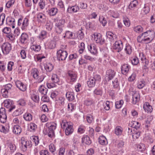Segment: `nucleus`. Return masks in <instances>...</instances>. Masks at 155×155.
Here are the masks:
<instances>
[{
  "label": "nucleus",
  "mask_w": 155,
  "mask_h": 155,
  "mask_svg": "<svg viewBox=\"0 0 155 155\" xmlns=\"http://www.w3.org/2000/svg\"><path fill=\"white\" fill-rule=\"evenodd\" d=\"M116 72L114 70L110 69L107 70L106 75V80L108 81L112 79L114 76Z\"/></svg>",
  "instance_id": "nucleus-13"
},
{
  "label": "nucleus",
  "mask_w": 155,
  "mask_h": 155,
  "mask_svg": "<svg viewBox=\"0 0 155 155\" xmlns=\"http://www.w3.org/2000/svg\"><path fill=\"white\" fill-rule=\"evenodd\" d=\"M28 19L27 18H25L22 23L21 28L22 30L26 29L28 25Z\"/></svg>",
  "instance_id": "nucleus-32"
},
{
  "label": "nucleus",
  "mask_w": 155,
  "mask_h": 155,
  "mask_svg": "<svg viewBox=\"0 0 155 155\" xmlns=\"http://www.w3.org/2000/svg\"><path fill=\"white\" fill-rule=\"evenodd\" d=\"M124 101L122 100H121L118 101H117L115 102V107L117 109H119L121 108L123 104Z\"/></svg>",
  "instance_id": "nucleus-42"
},
{
  "label": "nucleus",
  "mask_w": 155,
  "mask_h": 155,
  "mask_svg": "<svg viewBox=\"0 0 155 155\" xmlns=\"http://www.w3.org/2000/svg\"><path fill=\"white\" fill-rule=\"evenodd\" d=\"M123 131L122 128L119 126L117 127L115 130V134L117 135H119L121 134Z\"/></svg>",
  "instance_id": "nucleus-40"
},
{
  "label": "nucleus",
  "mask_w": 155,
  "mask_h": 155,
  "mask_svg": "<svg viewBox=\"0 0 155 155\" xmlns=\"http://www.w3.org/2000/svg\"><path fill=\"white\" fill-rule=\"evenodd\" d=\"M56 124L54 122H48L45 124L46 127L47 128V134L48 136L52 137L54 136V130L56 127Z\"/></svg>",
  "instance_id": "nucleus-2"
},
{
  "label": "nucleus",
  "mask_w": 155,
  "mask_h": 155,
  "mask_svg": "<svg viewBox=\"0 0 155 155\" xmlns=\"http://www.w3.org/2000/svg\"><path fill=\"white\" fill-rule=\"evenodd\" d=\"M112 83L114 88L119 89V84L117 78H115L114 81H112Z\"/></svg>",
  "instance_id": "nucleus-52"
},
{
  "label": "nucleus",
  "mask_w": 155,
  "mask_h": 155,
  "mask_svg": "<svg viewBox=\"0 0 155 155\" xmlns=\"http://www.w3.org/2000/svg\"><path fill=\"white\" fill-rule=\"evenodd\" d=\"M143 11L145 14L148 13L150 11V8L149 5L147 4L145 5V6L143 9Z\"/></svg>",
  "instance_id": "nucleus-62"
},
{
  "label": "nucleus",
  "mask_w": 155,
  "mask_h": 155,
  "mask_svg": "<svg viewBox=\"0 0 155 155\" xmlns=\"http://www.w3.org/2000/svg\"><path fill=\"white\" fill-rule=\"evenodd\" d=\"M15 84L17 87L20 91H25L26 90V84H24L20 81L18 80L16 81Z\"/></svg>",
  "instance_id": "nucleus-12"
},
{
  "label": "nucleus",
  "mask_w": 155,
  "mask_h": 155,
  "mask_svg": "<svg viewBox=\"0 0 155 155\" xmlns=\"http://www.w3.org/2000/svg\"><path fill=\"white\" fill-rule=\"evenodd\" d=\"M9 92L8 91H6L2 89L1 90V94H2V96L4 97L7 98L8 97Z\"/></svg>",
  "instance_id": "nucleus-63"
},
{
  "label": "nucleus",
  "mask_w": 155,
  "mask_h": 155,
  "mask_svg": "<svg viewBox=\"0 0 155 155\" xmlns=\"http://www.w3.org/2000/svg\"><path fill=\"white\" fill-rule=\"evenodd\" d=\"M31 98L35 102H38L39 101V97L37 93L33 92L31 94Z\"/></svg>",
  "instance_id": "nucleus-27"
},
{
  "label": "nucleus",
  "mask_w": 155,
  "mask_h": 155,
  "mask_svg": "<svg viewBox=\"0 0 155 155\" xmlns=\"http://www.w3.org/2000/svg\"><path fill=\"white\" fill-rule=\"evenodd\" d=\"M138 4V2L137 0H134L130 2V4L128 6V8L130 9H131L133 8L136 7Z\"/></svg>",
  "instance_id": "nucleus-44"
},
{
  "label": "nucleus",
  "mask_w": 155,
  "mask_h": 155,
  "mask_svg": "<svg viewBox=\"0 0 155 155\" xmlns=\"http://www.w3.org/2000/svg\"><path fill=\"white\" fill-rule=\"evenodd\" d=\"M147 35L150 36V37L153 39L155 36L154 31L152 29L149 30L142 34V36H147Z\"/></svg>",
  "instance_id": "nucleus-21"
},
{
  "label": "nucleus",
  "mask_w": 155,
  "mask_h": 155,
  "mask_svg": "<svg viewBox=\"0 0 155 155\" xmlns=\"http://www.w3.org/2000/svg\"><path fill=\"white\" fill-rule=\"evenodd\" d=\"M84 104L87 106H90L94 104V102L91 99H87L84 101Z\"/></svg>",
  "instance_id": "nucleus-46"
},
{
  "label": "nucleus",
  "mask_w": 155,
  "mask_h": 155,
  "mask_svg": "<svg viewBox=\"0 0 155 155\" xmlns=\"http://www.w3.org/2000/svg\"><path fill=\"white\" fill-rule=\"evenodd\" d=\"M99 142L102 145H106L107 144V141L106 138L104 136H101L99 138Z\"/></svg>",
  "instance_id": "nucleus-34"
},
{
  "label": "nucleus",
  "mask_w": 155,
  "mask_h": 155,
  "mask_svg": "<svg viewBox=\"0 0 155 155\" xmlns=\"http://www.w3.org/2000/svg\"><path fill=\"white\" fill-rule=\"evenodd\" d=\"M79 10V7L77 5L69 6L67 9V12L69 13L76 12Z\"/></svg>",
  "instance_id": "nucleus-20"
},
{
  "label": "nucleus",
  "mask_w": 155,
  "mask_h": 155,
  "mask_svg": "<svg viewBox=\"0 0 155 155\" xmlns=\"http://www.w3.org/2000/svg\"><path fill=\"white\" fill-rule=\"evenodd\" d=\"M128 132L129 134H132V137L134 139H137L140 137V132L137 131H134V133H133L132 129L130 128H128Z\"/></svg>",
  "instance_id": "nucleus-14"
},
{
  "label": "nucleus",
  "mask_w": 155,
  "mask_h": 155,
  "mask_svg": "<svg viewBox=\"0 0 155 155\" xmlns=\"http://www.w3.org/2000/svg\"><path fill=\"white\" fill-rule=\"evenodd\" d=\"M61 126L62 128L64 129L66 127L65 132L67 135L71 134L74 131L73 124L71 122H67L65 120H62L61 124Z\"/></svg>",
  "instance_id": "nucleus-1"
},
{
  "label": "nucleus",
  "mask_w": 155,
  "mask_h": 155,
  "mask_svg": "<svg viewBox=\"0 0 155 155\" xmlns=\"http://www.w3.org/2000/svg\"><path fill=\"white\" fill-rule=\"evenodd\" d=\"M130 66L127 64H124L122 66L121 71L123 74L126 75L129 72Z\"/></svg>",
  "instance_id": "nucleus-17"
},
{
  "label": "nucleus",
  "mask_w": 155,
  "mask_h": 155,
  "mask_svg": "<svg viewBox=\"0 0 155 155\" xmlns=\"http://www.w3.org/2000/svg\"><path fill=\"white\" fill-rule=\"evenodd\" d=\"M124 50L127 54H130L132 52V48L129 45L126 44Z\"/></svg>",
  "instance_id": "nucleus-41"
},
{
  "label": "nucleus",
  "mask_w": 155,
  "mask_h": 155,
  "mask_svg": "<svg viewBox=\"0 0 155 155\" xmlns=\"http://www.w3.org/2000/svg\"><path fill=\"white\" fill-rule=\"evenodd\" d=\"M52 81L54 83H57L59 81L58 76L56 74H53L51 78Z\"/></svg>",
  "instance_id": "nucleus-38"
},
{
  "label": "nucleus",
  "mask_w": 155,
  "mask_h": 155,
  "mask_svg": "<svg viewBox=\"0 0 155 155\" xmlns=\"http://www.w3.org/2000/svg\"><path fill=\"white\" fill-rule=\"evenodd\" d=\"M28 38V35L25 33H23L20 37V41L22 43H26Z\"/></svg>",
  "instance_id": "nucleus-28"
},
{
  "label": "nucleus",
  "mask_w": 155,
  "mask_h": 155,
  "mask_svg": "<svg viewBox=\"0 0 155 155\" xmlns=\"http://www.w3.org/2000/svg\"><path fill=\"white\" fill-rule=\"evenodd\" d=\"M58 12V9L56 8H52L48 10V13L51 16L56 15Z\"/></svg>",
  "instance_id": "nucleus-25"
},
{
  "label": "nucleus",
  "mask_w": 155,
  "mask_h": 155,
  "mask_svg": "<svg viewBox=\"0 0 155 155\" xmlns=\"http://www.w3.org/2000/svg\"><path fill=\"white\" fill-rule=\"evenodd\" d=\"M93 93L96 95H101L102 94V91L101 90L97 88L94 90Z\"/></svg>",
  "instance_id": "nucleus-58"
},
{
  "label": "nucleus",
  "mask_w": 155,
  "mask_h": 155,
  "mask_svg": "<svg viewBox=\"0 0 155 155\" xmlns=\"http://www.w3.org/2000/svg\"><path fill=\"white\" fill-rule=\"evenodd\" d=\"M38 90L39 92L43 95L46 94L48 91V89L43 85L40 86Z\"/></svg>",
  "instance_id": "nucleus-39"
},
{
  "label": "nucleus",
  "mask_w": 155,
  "mask_h": 155,
  "mask_svg": "<svg viewBox=\"0 0 155 155\" xmlns=\"http://www.w3.org/2000/svg\"><path fill=\"white\" fill-rule=\"evenodd\" d=\"M6 22L7 24L12 27L13 28H15V19L12 17H8L6 19Z\"/></svg>",
  "instance_id": "nucleus-16"
},
{
  "label": "nucleus",
  "mask_w": 155,
  "mask_h": 155,
  "mask_svg": "<svg viewBox=\"0 0 155 155\" xmlns=\"http://www.w3.org/2000/svg\"><path fill=\"white\" fill-rule=\"evenodd\" d=\"M37 20L39 22L44 23L46 21V17L45 15L40 13L37 15Z\"/></svg>",
  "instance_id": "nucleus-19"
},
{
  "label": "nucleus",
  "mask_w": 155,
  "mask_h": 155,
  "mask_svg": "<svg viewBox=\"0 0 155 155\" xmlns=\"http://www.w3.org/2000/svg\"><path fill=\"white\" fill-rule=\"evenodd\" d=\"M44 67L47 72H50L53 69L54 66L51 64L48 63L45 64Z\"/></svg>",
  "instance_id": "nucleus-24"
},
{
  "label": "nucleus",
  "mask_w": 155,
  "mask_h": 155,
  "mask_svg": "<svg viewBox=\"0 0 155 155\" xmlns=\"http://www.w3.org/2000/svg\"><path fill=\"white\" fill-rule=\"evenodd\" d=\"M78 37L80 39H82L84 38V34L82 30H80L77 32Z\"/></svg>",
  "instance_id": "nucleus-60"
},
{
  "label": "nucleus",
  "mask_w": 155,
  "mask_h": 155,
  "mask_svg": "<svg viewBox=\"0 0 155 155\" xmlns=\"http://www.w3.org/2000/svg\"><path fill=\"white\" fill-rule=\"evenodd\" d=\"M5 14L2 13L0 15V25H3L5 18Z\"/></svg>",
  "instance_id": "nucleus-61"
},
{
  "label": "nucleus",
  "mask_w": 155,
  "mask_h": 155,
  "mask_svg": "<svg viewBox=\"0 0 155 155\" xmlns=\"http://www.w3.org/2000/svg\"><path fill=\"white\" fill-rule=\"evenodd\" d=\"M66 97L69 101H72L74 99V93L72 92H68L66 94Z\"/></svg>",
  "instance_id": "nucleus-26"
},
{
  "label": "nucleus",
  "mask_w": 155,
  "mask_h": 155,
  "mask_svg": "<svg viewBox=\"0 0 155 155\" xmlns=\"http://www.w3.org/2000/svg\"><path fill=\"white\" fill-rule=\"evenodd\" d=\"M123 22L124 25L127 27H129L130 25V22L129 19L127 18H124L123 19Z\"/></svg>",
  "instance_id": "nucleus-64"
},
{
  "label": "nucleus",
  "mask_w": 155,
  "mask_h": 155,
  "mask_svg": "<svg viewBox=\"0 0 155 155\" xmlns=\"http://www.w3.org/2000/svg\"><path fill=\"white\" fill-rule=\"evenodd\" d=\"M82 143H84L87 145H90L91 143V141L89 137L87 135H84L81 138Z\"/></svg>",
  "instance_id": "nucleus-23"
},
{
  "label": "nucleus",
  "mask_w": 155,
  "mask_h": 155,
  "mask_svg": "<svg viewBox=\"0 0 155 155\" xmlns=\"http://www.w3.org/2000/svg\"><path fill=\"white\" fill-rule=\"evenodd\" d=\"M140 100L139 95L138 94H135L133 95L132 101V103L135 104L138 102Z\"/></svg>",
  "instance_id": "nucleus-30"
},
{
  "label": "nucleus",
  "mask_w": 155,
  "mask_h": 155,
  "mask_svg": "<svg viewBox=\"0 0 155 155\" xmlns=\"http://www.w3.org/2000/svg\"><path fill=\"white\" fill-rule=\"evenodd\" d=\"M145 85V82L144 80H142L137 84V87L139 89L142 88Z\"/></svg>",
  "instance_id": "nucleus-54"
},
{
  "label": "nucleus",
  "mask_w": 155,
  "mask_h": 155,
  "mask_svg": "<svg viewBox=\"0 0 155 155\" xmlns=\"http://www.w3.org/2000/svg\"><path fill=\"white\" fill-rule=\"evenodd\" d=\"M13 132L15 134H19L21 132V128L19 125H15L13 127Z\"/></svg>",
  "instance_id": "nucleus-29"
},
{
  "label": "nucleus",
  "mask_w": 155,
  "mask_h": 155,
  "mask_svg": "<svg viewBox=\"0 0 155 155\" xmlns=\"http://www.w3.org/2000/svg\"><path fill=\"white\" fill-rule=\"evenodd\" d=\"M38 73L39 72L38 70L36 68H35L32 70L31 74L35 79H38L37 82L38 83H40L43 80L44 78L43 76H41L39 78Z\"/></svg>",
  "instance_id": "nucleus-10"
},
{
  "label": "nucleus",
  "mask_w": 155,
  "mask_h": 155,
  "mask_svg": "<svg viewBox=\"0 0 155 155\" xmlns=\"http://www.w3.org/2000/svg\"><path fill=\"white\" fill-rule=\"evenodd\" d=\"M31 49L35 51H38L41 49V46L39 45H33L31 46Z\"/></svg>",
  "instance_id": "nucleus-43"
},
{
  "label": "nucleus",
  "mask_w": 155,
  "mask_h": 155,
  "mask_svg": "<svg viewBox=\"0 0 155 155\" xmlns=\"http://www.w3.org/2000/svg\"><path fill=\"white\" fill-rule=\"evenodd\" d=\"M93 35L94 39L96 43L100 45H103L104 42V40L102 38V35L99 33H95Z\"/></svg>",
  "instance_id": "nucleus-9"
},
{
  "label": "nucleus",
  "mask_w": 155,
  "mask_h": 155,
  "mask_svg": "<svg viewBox=\"0 0 155 155\" xmlns=\"http://www.w3.org/2000/svg\"><path fill=\"white\" fill-rule=\"evenodd\" d=\"M30 130L31 131L33 132L35 131L37 128V125L35 123H31L30 124Z\"/></svg>",
  "instance_id": "nucleus-51"
},
{
  "label": "nucleus",
  "mask_w": 155,
  "mask_h": 155,
  "mask_svg": "<svg viewBox=\"0 0 155 155\" xmlns=\"http://www.w3.org/2000/svg\"><path fill=\"white\" fill-rule=\"evenodd\" d=\"M57 58L59 61L64 60L66 58L67 55V52L62 50H60L57 51Z\"/></svg>",
  "instance_id": "nucleus-5"
},
{
  "label": "nucleus",
  "mask_w": 155,
  "mask_h": 155,
  "mask_svg": "<svg viewBox=\"0 0 155 155\" xmlns=\"http://www.w3.org/2000/svg\"><path fill=\"white\" fill-rule=\"evenodd\" d=\"M12 87V85L10 84H8L5 85L4 86V88H2V89L10 92Z\"/></svg>",
  "instance_id": "nucleus-57"
},
{
  "label": "nucleus",
  "mask_w": 155,
  "mask_h": 155,
  "mask_svg": "<svg viewBox=\"0 0 155 155\" xmlns=\"http://www.w3.org/2000/svg\"><path fill=\"white\" fill-rule=\"evenodd\" d=\"M113 48L116 52H120L123 48V44L121 41H116L113 44Z\"/></svg>",
  "instance_id": "nucleus-8"
},
{
  "label": "nucleus",
  "mask_w": 155,
  "mask_h": 155,
  "mask_svg": "<svg viewBox=\"0 0 155 155\" xmlns=\"http://www.w3.org/2000/svg\"><path fill=\"white\" fill-rule=\"evenodd\" d=\"M47 37V32L45 31H42L40 34L39 38L41 40Z\"/></svg>",
  "instance_id": "nucleus-48"
},
{
  "label": "nucleus",
  "mask_w": 155,
  "mask_h": 155,
  "mask_svg": "<svg viewBox=\"0 0 155 155\" xmlns=\"http://www.w3.org/2000/svg\"><path fill=\"white\" fill-rule=\"evenodd\" d=\"M2 51L3 54L6 55L9 53L12 49L11 45L8 42L3 43L1 46Z\"/></svg>",
  "instance_id": "nucleus-6"
},
{
  "label": "nucleus",
  "mask_w": 155,
  "mask_h": 155,
  "mask_svg": "<svg viewBox=\"0 0 155 155\" xmlns=\"http://www.w3.org/2000/svg\"><path fill=\"white\" fill-rule=\"evenodd\" d=\"M31 138L33 142L35 143V146L37 145L38 144L39 142V140L38 136H32Z\"/></svg>",
  "instance_id": "nucleus-49"
},
{
  "label": "nucleus",
  "mask_w": 155,
  "mask_h": 155,
  "mask_svg": "<svg viewBox=\"0 0 155 155\" xmlns=\"http://www.w3.org/2000/svg\"><path fill=\"white\" fill-rule=\"evenodd\" d=\"M143 108L145 111L147 113L151 112L152 111V107L147 102H146L144 104Z\"/></svg>",
  "instance_id": "nucleus-22"
},
{
  "label": "nucleus",
  "mask_w": 155,
  "mask_h": 155,
  "mask_svg": "<svg viewBox=\"0 0 155 155\" xmlns=\"http://www.w3.org/2000/svg\"><path fill=\"white\" fill-rule=\"evenodd\" d=\"M153 39L147 37L146 36L139 35L137 38L138 42L140 43H148L151 41Z\"/></svg>",
  "instance_id": "nucleus-11"
},
{
  "label": "nucleus",
  "mask_w": 155,
  "mask_h": 155,
  "mask_svg": "<svg viewBox=\"0 0 155 155\" xmlns=\"http://www.w3.org/2000/svg\"><path fill=\"white\" fill-rule=\"evenodd\" d=\"M68 79L71 84L76 81L77 80V75L76 73L73 71H68L67 74Z\"/></svg>",
  "instance_id": "nucleus-3"
},
{
  "label": "nucleus",
  "mask_w": 155,
  "mask_h": 155,
  "mask_svg": "<svg viewBox=\"0 0 155 155\" xmlns=\"http://www.w3.org/2000/svg\"><path fill=\"white\" fill-rule=\"evenodd\" d=\"M137 149L139 151L141 152H143L145 150V147L144 144L141 143L137 145Z\"/></svg>",
  "instance_id": "nucleus-47"
},
{
  "label": "nucleus",
  "mask_w": 155,
  "mask_h": 155,
  "mask_svg": "<svg viewBox=\"0 0 155 155\" xmlns=\"http://www.w3.org/2000/svg\"><path fill=\"white\" fill-rule=\"evenodd\" d=\"M58 91H53L51 93V97L54 100L56 101L58 98Z\"/></svg>",
  "instance_id": "nucleus-35"
},
{
  "label": "nucleus",
  "mask_w": 155,
  "mask_h": 155,
  "mask_svg": "<svg viewBox=\"0 0 155 155\" xmlns=\"http://www.w3.org/2000/svg\"><path fill=\"white\" fill-rule=\"evenodd\" d=\"M21 149L23 151H26L28 147H31L32 146L31 142L25 140V138L23 137L21 138Z\"/></svg>",
  "instance_id": "nucleus-4"
},
{
  "label": "nucleus",
  "mask_w": 155,
  "mask_h": 155,
  "mask_svg": "<svg viewBox=\"0 0 155 155\" xmlns=\"http://www.w3.org/2000/svg\"><path fill=\"white\" fill-rule=\"evenodd\" d=\"M153 119V117L151 115L148 116L145 120V122L146 125V127L147 128L150 127L151 122Z\"/></svg>",
  "instance_id": "nucleus-33"
},
{
  "label": "nucleus",
  "mask_w": 155,
  "mask_h": 155,
  "mask_svg": "<svg viewBox=\"0 0 155 155\" xmlns=\"http://www.w3.org/2000/svg\"><path fill=\"white\" fill-rule=\"evenodd\" d=\"M4 106L7 108H9L8 111L11 112L15 108V106L13 105V102L10 99H7L5 100L3 102Z\"/></svg>",
  "instance_id": "nucleus-7"
},
{
  "label": "nucleus",
  "mask_w": 155,
  "mask_h": 155,
  "mask_svg": "<svg viewBox=\"0 0 155 155\" xmlns=\"http://www.w3.org/2000/svg\"><path fill=\"white\" fill-rule=\"evenodd\" d=\"M99 20L101 23L102 24V25L104 26H105L107 23V21L106 18L103 16L100 17L99 18Z\"/></svg>",
  "instance_id": "nucleus-53"
},
{
  "label": "nucleus",
  "mask_w": 155,
  "mask_h": 155,
  "mask_svg": "<svg viewBox=\"0 0 155 155\" xmlns=\"http://www.w3.org/2000/svg\"><path fill=\"white\" fill-rule=\"evenodd\" d=\"M79 50L78 52L80 54L82 53L85 48V45L84 43L81 42L79 46Z\"/></svg>",
  "instance_id": "nucleus-45"
},
{
  "label": "nucleus",
  "mask_w": 155,
  "mask_h": 155,
  "mask_svg": "<svg viewBox=\"0 0 155 155\" xmlns=\"http://www.w3.org/2000/svg\"><path fill=\"white\" fill-rule=\"evenodd\" d=\"M96 82L95 80L92 78H90L87 81L88 86L89 87H93L94 86Z\"/></svg>",
  "instance_id": "nucleus-37"
},
{
  "label": "nucleus",
  "mask_w": 155,
  "mask_h": 155,
  "mask_svg": "<svg viewBox=\"0 0 155 155\" xmlns=\"http://www.w3.org/2000/svg\"><path fill=\"white\" fill-rule=\"evenodd\" d=\"M63 27L55 25V28L56 32L58 34H60L63 31Z\"/></svg>",
  "instance_id": "nucleus-59"
},
{
  "label": "nucleus",
  "mask_w": 155,
  "mask_h": 155,
  "mask_svg": "<svg viewBox=\"0 0 155 155\" xmlns=\"http://www.w3.org/2000/svg\"><path fill=\"white\" fill-rule=\"evenodd\" d=\"M23 117L27 121H30L32 119V116L30 113H25L23 115Z\"/></svg>",
  "instance_id": "nucleus-36"
},
{
  "label": "nucleus",
  "mask_w": 155,
  "mask_h": 155,
  "mask_svg": "<svg viewBox=\"0 0 155 155\" xmlns=\"http://www.w3.org/2000/svg\"><path fill=\"white\" fill-rule=\"evenodd\" d=\"M87 48L90 52L92 54L96 55L97 53V50L94 44H91L88 45Z\"/></svg>",
  "instance_id": "nucleus-15"
},
{
  "label": "nucleus",
  "mask_w": 155,
  "mask_h": 155,
  "mask_svg": "<svg viewBox=\"0 0 155 155\" xmlns=\"http://www.w3.org/2000/svg\"><path fill=\"white\" fill-rule=\"evenodd\" d=\"M54 21L56 22L55 26L62 27H64L65 23V20L63 19H61L58 20V18H54Z\"/></svg>",
  "instance_id": "nucleus-18"
},
{
  "label": "nucleus",
  "mask_w": 155,
  "mask_h": 155,
  "mask_svg": "<svg viewBox=\"0 0 155 155\" xmlns=\"http://www.w3.org/2000/svg\"><path fill=\"white\" fill-rule=\"evenodd\" d=\"M46 29L48 31H51L53 27V23L50 21H47L45 25Z\"/></svg>",
  "instance_id": "nucleus-31"
},
{
  "label": "nucleus",
  "mask_w": 155,
  "mask_h": 155,
  "mask_svg": "<svg viewBox=\"0 0 155 155\" xmlns=\"http://www.w3.org/2000/svg\"><path fill=\"white\" fill-rule=\"evenodd\" d=\"M80 137L77 134L75 135L73 139V142L74 143L78 144L79 142Z\"/></svg>",
  "instance_id": "nucleus-50"
},
{
  "label": "nucleus",
  "mask_w": 155,
  "mask_h": 155,
  "mask_svg": "<svg viewBox=\"0 0 155 155\" xmlns=\"http://www.w3.org/2000/svg\"><path fill=\"white\" fill-rule=\"evenodd\" d=\"M134 31L136 32L139 33L142 31L143 29L140 26H137L134 28Z\"/></svg>",
  "instance_id": "nucleus-55"
},
{
  "label": "nucleus",
  "mask_w": 155,
  "mask_h": 155,
  "mask_svg": "<svg viewBox=\"0 0 155 155\" xmlns=\"http://www.w3.org/2000/svg\"><path fill=\"white\" fill-rule=\"evenodd\" d=\"M85 127L83 126H80L79 127L78 130V132L79 134H82L84 133L85 131Z\"/></svg>",
  "instance_id": "nucleus-56"
}]
</instances>
